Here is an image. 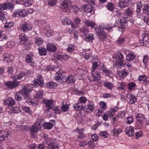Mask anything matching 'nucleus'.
<instances>
[{
    "label": "nucleus",
    "mask_w": 149,
    "mask_h": 149,
    "mask_svg": "<svg viewBox=\"0 0 149 149\" xmlns=\"http://www.w3.org/2000/svg\"><path fill=\"white\" fill-rule=\"evenodd\" d=\"M66 81L68 83L74 82L75 81L73 79V77L72 75H69L67 78Z\"/></svg>",
    "instance_id": "29"
},
{
    "label": "nucleus",
    "mask_w": 149,
    "mask_h": 149,
    "mask_svg": "<svg viewBox=\"0 0 149 149\" xmlns=\"http://www.w3.org/2000/svg\"><path fill=\"white\" fill-rule=\"evenodd\" d=\"M3 61L6 62L11 61L13 59V56L12 55L7 53L3 54Z\"/></svg>",
    "instance_id": "11"
},
{
    "label": "nucleus",
    "mask_w": 149,
    "mask_h": 149,
    "mask_svg": "<svg viewBox=\"0 0 149 149\" xmlns=\"http://www.w3.org/2000/svg\"><path fill=\"white\" fill-rule=\"evenodd\" d=\"M43 91H40L37 92L35 95L36 97L37 98L41 99L42 98Z\"/></svg>",
    "instance_id": "47"
},
{
    "label": "nucleus",
    "mask_w": 149,
    "mask_h": 149,
    "mask_svg": "<svg viewBox=\"0 0 149 149\" xmlns=\"http://www.w3.org/2000/svg\"><path fill=\"white\" fill-rule=\"evenodd\" d=\"M33 81L34 84L37 86H42L44 85V81L41 75L38 78L34 79Z\"/></svg>",
    "instance_id": "12"
},
{
    "label": "nucleus",
    "mask_w": 149,
    "mask_h": 149,
    "mask_svg": "<svg viewBox=\"0 0 149 149\" xmlns=\"http://www.w3.org/2000/svg\"><path fill=\"white\" fill-rule=\"evenodd\" d=\"M39 129H40V127H38L37 124L36 123H34L30 128V134L32 138H35V134L38 132Z\"/></svg>",
    "instance_id": "6"
},
{
    "label": "nucleus",
    "mask_w": 149,
    "mask_h": 149,
    "mask_svg": "<svg viewBox=\"0 0 149 149\" xmlns=\"http://www.w3.org/2000/svg\"><path fill=\"white\" fill-rule=\"evenodd\" d=\"M75 47L73 44H69L67 48V51L69 52H72L74 50Z\"/></svg>",
    "instance_id": "48"
},
{
    "label": "nucleus",
    "mask_w": 149,
    "mask_h": 149,
    "mask_svg": "<svg viewBox=\"0 0 149 149\" xmlns=\"http://www.w3.org/2000/svg\"><path fill=\"white\" fill-rule=\"evenodd\" d=\"M135 57V55L133 53H130L127 55L126 58L127 60L130 61L133 60Z\"/></svg>",
    "instance_id": "34"
},
{
    "label": "nucleus",
    "mask_w": 149,
    "mask_h": 149,
    "mask_svg": "<svg viewBox=\"0 0 149 149\" xmlns=\"http://www.w3.org/2000/svg\"><path fill=\"white\" fill-rule=\"evenodd\" d=\"M143 132L141 130L136 132L135 135V138L136 139H138L141 136L143 135Z\"/></svg>",
    "instance_id": "57"
},
{
    "label": "nucleus",
    "mask_w": 149,
    "mask_h": 149,
    "mask_svg": "<svg viewBox=\"0 0 149 149\" xmlns=\"http://www.w3.org/2000/svg\"><path fill=\"white\" fill-rule=\"evenodd\" d=\"M24 4V6H25L28 7L32 5V2L30 0H27V1L26 0V1L25 2Z\"/></svg>",
    "instance_id": "64"
},
{
    "label": "nucleus",
    "mask_w": 149,
    "mask_h": 149,
    "mask_svg": "<svg viewBox=\"0 0 149 149\" xmlns=\"http://www.w3.org/2000/svg\"><path fill=\"white\" fill-rule=\"evenodd\" d=\"M55 140L54 139H50L47 141V143L48 145L49 148L53 144H56L55 143Z\"/></svg>",
    "instance_id": "42"
},
{
    "label": "nucleus",
    "mask_w": 149,
    "mask_h": 149,
    "mask_svg": "<svg viewBox=\"0 0 149 149\" xmlns=\"http://www.w3.org/2000/svg\"><path fill=\"white\" fill-rule=\"evenodd\" d=\"M19 17H23L26 16L27 14V11L25 10H19Z\"/></svg>",
    "instance_id": "33"
},
{
    "label": "nucleus",
    "mask_w": 149,
    "mask_h": 149,
    "mask_svg": "<svg viewBox=\"0 0 149 149\" xmlns=\"http://www.w3.org/2000/svg\"><path fill=\"white\" fill-rule=\"evenodd\" d=\"M125 132L129 136H133L134 135V128L132 126L127 127L125 130Z\"/></svg>",
    "instance_id": "10"
},
{
    "label": "nucleus",
    "mask_w": 149,
    "mask_h": 149,
    "mask_svg": "<svg viewBox=\"0 0 149 149\" xmlns=\"http://www.w3.org/2000/svg\"><path fill=\"white\" fill-rule=\"evenodd\" d=\"M93 105L90 104H88L87 106H84V110L87 113H90L93 111Z\"/></svg>",
    "instance_id": "19"
},
{
    "label": "nucleus",
    "mask_w": 149,
    "mask_h": 149,
    "mask_svg": "<svg viewBox=\"0 0 149 149\" xmlns=\"http://www.w3.org/2000/svg\"><path fill=\"white\" fill-rule=\"evenodd\" d=\"M147 77L145 75H140L138 77V80L140 81H145Z\"/></svg>",
    "instance_id": "62"
},
{
    "label": "nucleus",
    "mask_w": 149,
    "mask_h": 149,
    "mask_svg": "<svg viewBox=\"0 0 149 149\" xmlns=\"http://www.w3.org/2000/svg\"><path fill=\"white\" fill-rule=\"evenodd\" d=\"M57 0H49L48 1V5L50 6H53L56 4Z\"/></svg>",
    "instance_id": "60"
},
{
    "label": "nucleus",
    "mask_w": 149,
    "mask_h": 149,
    "mask_svg": "<svg viewBox=\"0 0 149 149\" xmlns=\"http://www.w3.org/2000/svg\"><path fill=\"white\" fill-rule=\"evenodd\" d=\"M19 38L20 40L21 44L25 45L26 42L28 38L24 34L22 33L19 36Z\"/></svg>",
    "instance_id": "17"
},
{
    "label": "nucleus",
    "mask_w": 149,
    "mask_h": 149,
    "mask_svg": "<svg viewBox=\"0 0 149 149\" xmlns=\"http://www.w3.org/2000/svg\"><path fill=\"white\" fill-rule=\"evenodd\" d=\"M143 120H137L136 124L137 125L140 127V129L142 128V126L143 125L144 122Z\"/></svg>",
    "instance_id": "59"
},
{
    "label": "nucleus",
    "mask_w": 149,
    "mask_h": 149,
    "mask_svg": "<svg viewBox=\"0 0 149 149\" xmlns=\"http://www.w3.org/2000/svg\"><path fill=\"white\" fill-rule=\"evenodd\" d=\"M100 107L103 110H104L106 108V103L104 102H101L100 103Z\"/></svg>",
    "instance_id": "61"
},
{
    "label": "nucleus",
    "mask_w": 149,
    "mask_h": 149,
    "mask_svg": "<svg viewBox=\"0 0 149 149\" xmlns=\"http://www.w3.org/2000/svg\"><path fill=\"white\" fill-rule=\"evenodd\" d=\"M122 131V130L120 128H119L118 129L114 128L112 130V132L113 133L114 135L117 134L118 135Z\"/></svg>",
    "instance_id": "40"
},
{
    "label": "nucleus",
    "mask_w": 149,
    "mask_h": 149,
    "mask_svg": "<svg viewBox=\"0 0 149 149\" xmlns=\"http://www.w3.org/2000/svg\"><path fill=\"white\" fill-rule=\"evenodd\" d=\"M25 59L27 63H30L32 62V57L31 56L27 54L26 56Z\"/></svg>",
    "instance_id": "54"
},
{
    "label": "nucleus",
    "mask_w": 149,
    "mask_h": 149,
    "mask_svg": "<svg viewBox=\"0 0 149 149\" xmlns=\"http://www.w3.org/2000/svg\"><path fill=\"white\" fill-rule=\"evenodd\" d=\"M13 25V24L12 22H8V21L6 20V22L5 24L4 25V27L5 28H8L12 26Z\"/></svg>",
    "instance_id": "55"
},
{
    "label": "nucleus",
    "mask_w": 149,
    "mask_h": 149,
    "mask_svg": "<svg viewBox=\"0 0 149 149\" xmlns=\"http://www.w3.org/2000/svg\"><path fill=\"white\" fill-rule=\"evenodd\" d=\"M136 117V120H144L145 119V117L144 115L143 114L137 113L135 115Z\"/></svg>",
    "instance_id": "41"
},
{
    "label": "nucleus",
    "mask_w": 149,
    "mask_h": 149,
    "mask_svg": "<svg viewBox=\"0 0 149 149\" xmlns=\"http://www.w3.org/2000/svg\"><path fill=\"white\" fill-rule=\"evenodd\" d=\"M107 7L109 10L112 11L114 8V6L113 3H108Z\"/></svg>",
    "instance_id": "58"
},
{
    "label": "nucleus",
    "mask_w": 149,
    "mask_h": 149,
    "mask_svg": "<svg viewBox=\"0 0 149 149\" xmlns=\"http://www.w3.org/2000/svg\"><path fill=\"white\" fill-rule=\"evenodd\" d=\"M127 22L126 18H124V17L120 20L119 23L120 25L118 27V28L120 31H125V29L124 25Z\"/></svg>",
    "instance_id": "9"
},
{
    "label": "nucleus",
    "mask_w": 149,
    "mask_h": 149,
    "mask_svg": "<svg viewBox=\"0 0 149 149\" xmlns=\"http://www.w3.org/2000/svg\"><path fill=\"white\" fill-rule=\"evenodd\" d=\"M43 102L47 108L46 110V111H49L50 109L53 108V101L52 100L44 99Z\"/></svg>",
    "instance_id": "7"
},
{
    "label": "nucleus",
    "mask_w": 149,
    "mask_h": 149,
    "mask_svg": "<svg viewBox=\"0 0 149 149\" xmlns=\"http://www.w3.org/2000/svg\"><path fill=\"white\" fill-rule=\"evenodd\" d=\"M92 140L93 141H95L97 142L98 140V136L96 134H93L91 135Z\"/></svg>",
    "instance_id": "63"
},
{
    "label": "nucleus",
    "mask_w": 149,
    "mask_h": 149,
    "mask_svg": "<svg viewBox=\"0 0 149 149\" xmlns=\"http://www.w3.org/2000/svg\"><path fill=\"white\" fill-rule=\"evenodd\" d=\"M71 4L69 0H64L60 6L63 10L65 12H69V6Z\"/></svg>",
    "instance_id": "3"
},
{
    "label": "nucleus",
    "mask_w": 149,
    "mask_h": 149,
    "mask_svg": "<svg viewBox=\"0 0 149 149\" xmlns=\"http://www.w3.org/2000/svg\"><path fill=\"white\" fill-rule=\"evenodd\" d=\"M85 23L88 26L93 27L95 26V24L93 22H91L89 20H87L85 22Z\"/></svg>",
    "instance_id": "37"
},
{
    "label": "nucleus",
    "mask_w": 149,
    "mask_h": 149,
    "mask_svg": "<svg viewBox=\"0 0 149 149\" xmlns=\"http://www.w3.org/2000/svg\"><path fill=\"white\" fill-rule=\"evenodd\" d=\"M104 85L108 89L111 90L113 87V84L110 82H107L104 83Z\"/></svg>",
    "instance_id": "36"
},
{
    "label": "nucleus",
    "mask_w": 149,
    "mask_h": 149,
    "mask_svg": "<svg viewBox=\"0 0 149 149\" xmlns=\"http://www.w3.org/2000/svg\"><path fill=\"white\" fill-rule=\"evenodd\" d=\"M118 109V106L115 107L113 108L110 109L108 112V116L110 117H113Z\"/></svg>",
    "instance_id": "21"
},
{
    "label": "nucleus",
    "mask_w": 149,
    "mask_h": 149,
    "mask_svg": "<svg viewBox=\"0 0 149 149\" xmlns=\"http://www.w3.org/2000/svg\"><path fill=\"white\" fill-rule=\"evenodd\" d=\"M143 6V5L141 2H139L136 3V11L137 15L141 14H146L149 16V6L147 4H145L143 5V10L141 11V8Z\"/></svg>",
    "instance_id": "1"
},
{
    "label": "nucleus",
    "mask_w": 149,
    "mask_h": 149,
    "mask_svg": "<svg viewBox=\"0 0 149 149\" xmlns=\"http://www.w3.org/2000/svg\"><path fill=\"white\" fill-rule=\"evenodd\" d=\"M62 71L60 70L56 73V75L55 76V78L56 80H60L61 78L63 77L61 73Z\"/></svg>",
    "instance_id": "31"
},
{
    "label": "nucleus",
    "mask_w": 149,
    "mask_h": 149,
    "mask_svg": "<svg viewBox=\"0 0 149 149\" xmlns=\"http://www.w3.org/2000/svg\"><path fill=\"white\" fill-rule=\"evenodd\" d=\"M81 32L83 33L84 35H87L89 32V31L88 30L86 26L81 28L80 29Z\"/></svg>",
    "instance_id": "38"
},
{
    "label": "nucleus",
    "mask_w": 149,
    "mask_h": 149,
    "mask_svg": "<svg viewBox=\"0 0 149 149\" xmlns=\"http://www.w3.org/2000/svg\"><path fill=\"white\" fill-rule=\"evenodd\" d=\"M9 133L7 132H5L3 134L0 136V141H4L6 139L9 134Z\"/></svg>",
    "instance_id": "32"
},
{
    "label": "nucleus",
    "mask_w": 149,
    "mask_h": 149,
    "mask_svg": "<svg viewBox=\"0 0 149 149\" xmlns=\"http://www.w3.org/2000/svg\"><path fill=\"white\" fill-rule=\"evenodd\" d=\"M125 113L123 111H119L117 114V117L118 118H122L125 115Z\"/></svg>",
    "instance_id": "52"
},
{
    "label": "nucleus",
    "mask_w": 149,
    "mask_h": 149,
    "mask_svg": "<svg viewBox=\"0 0 149 149\" xmlns=\"http://www.w3.org/2000/svg\"><path fill=\"white\" fill-rule=\"evenodd\" d=\"M7 9V3H4L0 5V15L2 14L1 10H3Z\"/></svg>",
    "instance_id": "44"
},
{
    "label": "nucleus",
    "mask_w": 149,
    "mask_h": 149,
    "mask_svg": "<svg viewBox=\"0 0 149 149\" xmlns=\"http://www.w3.org/2000/svg\"><path fill=\"white\" fill-rule=\"evenodd\" d=\"M38 50L39 53L40 55H45L47 54L46 50L45 48L40 47L38 48Z\"/></svg>",
    "instance_id": "30"
},
{
    "label": "nucleus",
    "mask_w": 149,
    "mask_h": 149,
    "mask_svg": "<svg viewBox=\"0 0 149 149\" xmlns=\"http://www.w3.org/2000/svg\"><path fill=\"white\" fill-rule=\"evenodd\" d=\"M46 86L48 88L53 89L56 87V84L55 82L50 81L46 84Z\"/></svg>",
    "instance_id": "24"
},
{
    "label": "nucleus",
    "mask_w": 149,
    "mask_h": 149,
    "mask_svg": "<svg viewBox=\"0 0 149 149\" xmlns=\"http://www.w3.org/2000/svg\"><path fill=\"white\" fill-rule=\"evenodd\" d=\"M20 83V82L19 81H18L14 79L13 81L7 82L5 83V85L9 88L13 89L19 86Z\"/></svg>",
    "instance_id": "2"
},
{
    "label": "nucleus",
    "mask_w": 149,
    "mask_h": 149,
    "mask_svg": "<svg viewBox=\"0 0 149 149\" xmlns=\"http://www.w3.org/2000/svg\"><path fill=\"white\" fill-rule=\"evenodd\" d=\"M32 26L31 25L28 24H24L21 26L22 30L24 32H26L27 31H30L32 30Z\"/></svg>",
    "instance_id": "15"
},
{
    "label": "nucleus",
    "mask_w": 149,
    "mask_h": 149,
    "mask_svg": "<svg viewBox=\"0 0 149 149\" xmlns=\"http://www.w3.org/2000/svg\"><path fill=\"white\" fill-rule=\"evenodd\" d=\"M128 0H124L119 1L118 5L120 8H124L128 6L129 3Z\"/></svg>",
    "instance_id": "20"
},
{
    "label": "nucleus",
    "mask_w": 149,
    "mask_h": 149,
    "mask_svg": "<svg viewBox=\"0 0 149 149\" xmlns=\"http://www.w3.org/2000/svg\"><path fill=\"white\" fill-rule=\"evenodd\" d=\"M129 89L130 90H133L136 86V84L133 82H130L128 84Z\"/></svg>",
    "instance_id": "53"
},
{
    "label": "nucleus",
    "mask_w": 149,
    "mask_h": 149,
    "mask_svg": "<svg viewBox=\"0 0 149 149\" xmlns=\"http://www.w3.org/2000/svg\"><path fill=\"white\" fill-rule=\"evenodd\" d=\"M128 74V72L125 70H120L118 71V74L121 77H126Z\"/></svg>",
    "instance_id": "28"
},
{
    "label": "nucleus",
    "mask_w": 149,
    "mask_h": 149,
    "mask_svg": "<svg viewBox=\"0 0 149 149\" xmlns=\"http://www.w3.org/2000/svg\"><path fill=\"white\" fill-rule=\"evenodd\" d=\"M133 13L132 10L130 8H128L125 10V14L127 15L130 16L132 15Z\"/></svg>",
    "instance_id": "51"
},
{
    "label": "nucleus",
    "mask_w": 149,
    "mask_h": 149,
    "mask_svg": "<svg viewBox=\"0 0 149 149\" xmlns=\"http://www.w3.org/2000/svg\"><path fill=\"white\" fill-rule=\"evenodd\" d=\"M63 105L61 107V109L62 111L63 112H65L67 111L68 109V105L66 104L65 105L63 104L64 102H62Z\"/></svg>",
    "instance_id": "45"
},
{
    "label": "nucleus",
    "mask_w": 149,
    "mask_h": 149,
    "mask_svg": "<svg viewBox=\"0 0 149 149\" xmlns=\"http://www.w3.org/2000/svg\"><path fill=\"white\" fill-rule=\"evenodd\" d=\"M21 111V110L18 107H14L12 110V112L15 113H19Z\"/></svg>",
    "instance_id": "50"
},
{
    "label": "nucleus",
    "mask_w": 149,
    "mask_h": 149,
    "mask_svg": "<svg viewBox=\"0 0 149 149\" xmlns=\"http://www.w3.org/2000/svg\"><path fill=\"white\" fill-rule=\"evenodd\" d=\"M23 96L22 94L20 91L19 92L17 93L15 96V100L17 101H20L22 100V96Z\"/></svg>",
    "instance_id": "27"
},
{
    "label": "nucleus",
    "mask_w": 149,
    "mask_h": 149,
    "mask_svg": "<svg viewBox=\"0 0 149 149\" xmlns=\"http://www.w3.org/2000/svg\"><path fill=\"white\" fill-rule=\"evenodd\" d=\"M74 109L77 111H80L82 109L84 110V106H83L81 103H78L74 106Z\"/></svg>",
    "instance_id": "23"
},
{
    "label": "nucleus",
    "mask_w": 149,
    "mask_h": 149,
    "mask_svg": "<svg viewBox=\"0 0 149 149\" xmlns=\"http://www.w3.org/2000/svg\"><path fill=\"white\" fill-rule=\"evenodd\" d=\"M25 76V74L24 72H21L18 75H16L13 77V78L15 80L20 79Z\"/></svg>",
    "instance_id": "26"
},
{
    "label": "nucleus",
    "mask_w": 149,
    "mask_h": 149,
    "mask_svg": "<svg viewBox=\"0 0 149 149\" xmlns=\"http://www.w3.org/2000/svg\"><path fill=\"white\" fill-rule=\"evenodd\" d=\"M96 33L101 40H104L107 39V35L103 29L97 28L96 29Z\"/></svg>",
    "instance_id": "5"
},
{
    "label": "nucleus",
    "mask_w": 149,
    "mask_h": 149,
    "mask_svg": "<svg viewBox=\"0 0 149 149\" xmlns=\"http://www.w3.org/2000/svg\"><path fill=\"white\" fill-rule=\"evenodd\" d=\"M43 126L45 127L47 129H50L52 128V126L49 123H44L43 124Z\"/></svg>",
    "instance_id": "56"
},
{
    "label": "nucleus",
    "mask_w": 149,
    "mask_h": 149,
    "mask_svg": "<svg viewBox=\"0 0 149 149\" xmlns=\"http://www.w3.org/2000/svg\"><path fill=\"white\" fill-rule=\"evenodd\" d=\"M32 91V89L29 87L24 86L20 91V92L23 95L24 99H26L29 97V93Z\"/></svg>",
    "instance_id": "4"
},
{
    "label": "nucleus",
    "mask_w": 149,
    "mask_h": 149,
    "mask_svg": "<svg viewBox=\"0 0 149 149\" xmlns=\"http://www.w3.org/2000/svg\"><path fill=\"white\" fill-rule=\"evenodd\" d=\"M35 43L38 46L41 45L43 42V40L40 38H36L35 40Z\"/></svg>",
    "instance_id": "39"
},
{
    "label": "nucleus",
    "mask_w": 149,
    "mask_h": 149,
    "mask_svg": "<svg viewBox=\"0 0 149 149\" xmlns=\"http://www.w3.org/2000/svg\"><path fill=\"white\" fill-rule=\"evenodd\" d=\"M126 97L127 98H129L130 99L129 103L130 104H134L136 101V99L134 96L131 94H128L127 95Z\"/></svg>",
    "instance_id": "16"
},
{
    "label": "nucleus",
    "mask_w": 149,
    "mask_h": 149,
    "mask_svg": "<svg viewBox=\"0 0 149 149\" xmlns=\"http://www.w3.org/2000/svg\"><path fill=\"white\" fill-rule=\"evenodd\" d=\"M93 7L90 5L85 4L82 6V9L87 13H91L92 12Z\"/></svg>",
    "instance_id": "13"
},
{
    "label": "nucleus",
    "mask_w": 149,
    "mask_h": 149,
    "mask_svg": "<svg viewBox=\"0 0 149 149\" xmlns=\"http://www.w3.org/2000/svg\"><path fill=\"white\" fill-rule=\"evenodd\" d=\"M47 49L48 51L53 52L56 51V47L53 44L49 43L47 45Z\"/></svg>",
    "instance_id": "18"
},
{
    "label": "nucleus",
    "mask_w": 149,
    "mask_h": 149,
    "mask_svg": "<svg viewBox=\"0 0 149 149\" xmlns=\"http://www.w3.org/2000/svg\"><path fill=\"white\" fill-rule=\"evenodd\" d=\"M22 108L23 111L29 114H31L32 112L29 107L22 106Z\"/></svg>",
    "instance_id": "43"
},
{
    "label": "nucleus",
    "mask_w": 149,
    "mask_h": 149,
    "mask_svg": "<svg viewBox=\"0 0 149 149\" xmlns=\"http://www.w3.org/2000/svg\"><path fill=\"white\" fill-rule=\"evenodd\" d=\"M124 62L125 61L123 60L117 59L115 63L116 65L117 66L120 68H121L122 66L124 65Z\"/></svg>",
    "instance_id": "25"
},
{
    "label": "nucleus",
    "mask_w": 149,
    "mask_h": 149,
    "mask_svg": "<svg viewBox=\"0 0 149 149\" xmlns=\"http://www.w3.org/2000/svg\"><path fill=\"white\" fill-rule=\"evenodd\" d=\"M5 105H7L8 107L10 108L15 104V102L12 98L9 97L6 99L4 101Z\"/></svg>",
    "instance_id": "8"
},
{
    "label": "nucleus",
    "mask_w": 149,
    "mask_h": 149,
    "mask_svg": "<svg viewBox=\"0 0 149 149\" xmlns=\"http://www.w3.org/2000/svg\"><path fill=\"white\" fill-rule=\"evenodd\" d=\"M98 65L97 63L96 62H94L92 63V67L91 68V71H94L97 69L98 67Z\"/></svg>",
    "instance_id": "46"
},
{
    "label": "nucleus",
    "mask_w": 149,
    "mask_h": 149,
    "mask_svg": "<svg viewBox=\"0 0 149 149\" xmlns=\"http://www.w3.org/2000/svg\"><path fill=\"white\" fill-rule=\"evenodd\" d=\"M87 144H88L89 148L91 149H93L95 147V145L93 141H90L87 143Z\"/></svg>",
    "instance_id": "49"
},
{
    "label": "nucleus",
    "mask_w": 149,
    "mask_h": 149,
    "mask_svg": "<svg viewBox=\"0 0 149 149\" xmlns=\"http://www.w3.org/2000/svg\"><path fill=\"white\" fill-rule=\"evenodd\" d=\"M91 74L93 80L97 81L100 79L101 77L99 72L92 71Z\"/></svg>",
    "instance_id": "14"
},
{
    "label": "nucleus",
    "mask_w": 149,
    "mask_h": 149,
    "mask_svg": "<svg viewBox=\"0 0 149 149\" xmlns=\"http://www.w3.org/2000/svg\"><path fill=\"white\" fill-rule=\"evenodd\" d=\"M86 37L84 38V39L87 42L92 41L94 39V37L92 34H87V35H85Z\"/></svg>",
    "instance_id": "22"
},
{
    "label": "nucleus",
    "mask_w": 149,
    "mask_h": 149,
    "mask_svg": "<svg viewBox=\"0 0 149 149\" xmlns=\"http://www.w3.org/2000/svg\"><path fill=\"white\" fill-rule=\"evenodd\" d=\"M62 22L63 25H69L71 24V20L68 18L66 17L62 20Z\"/></svg>",
    "instance_id": "35"
}]
</instances>
